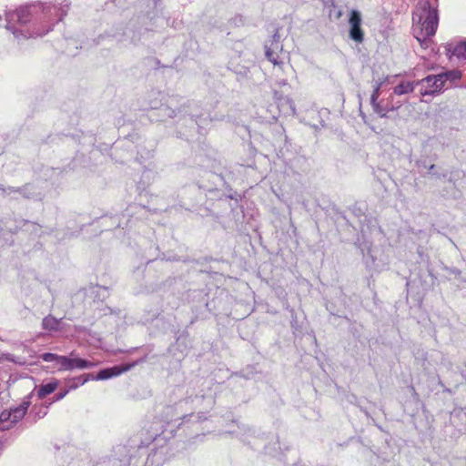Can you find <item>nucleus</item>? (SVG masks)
Segmentation results:
<instances>
[{"label": "nucleus", "mask_w": 466, "mask_h": 466, "mask_svg": "<svg viewBox=\"0 0 466 466\" xmlns=\"http://www.w3.org/2000/svg\"><path fill=\"white\" fill-rule=\"evenodd\" d=\"M413 35L424 49L433 50V36L437 30V8L428 1H420L413 12Z\"/></svg>", "instance_id": "f257e3e1"}, {"label": "nucleus", "mask_w": 466, "mask_h": 466, "mask_svg": "<svg viewBox=\"0 0 466 466\" xmlns=\"http://www.w3.org/2000/svg\"><path fill=\"white\" fill-rule=\"evenodd\" d=\"M456 177H460V173L459 172H456Z\"/></svg>", "instance_id": "7c9ffc66"}, {"label": "nucleus", "mask_w": 466, "mask_h": 466, "mask_svg": "<svg viewBox=\"0 0 466 466\" xmlns=\"http://www.w3.org/2000/svg\"><path fill=\"white\" fill-rule=\"evenodd\" d=\"M61 356L62 355H57V354H55V353L46 352V353L42 354L41 358L46 362L56 361V364L59 365V359L61 358Z\"/></svg>", "instance_id": "aec40b11"}, {"label": "nucleus", "mask_w": 466, "mask_h": 466, "mask_svg": "<svg viewBox=\"0 0 466 466\" xmlns=\"http://www.w3.org/2000/svg\"><path fill=\"white\" fill-rule=\"evenodd\" d=\"M30 19L31 14L29 8L26 6L19 7L14 12H9L5 14V28L11 31L14 34L15 37L18 39L21 36L25 38L43 36L46 35L49 31H51L53 28V25H48L44 29L41 30L34 27V29L30 32H24L21 28L16 27L15 25L23 26L27 22H29Z\"/></svg>", "instance_id": "7ed1b4c3"}, {"label": "nucleus", "mask_w": 466, "mask_h": 466, "mask_svg": "<svg viewBox=\"0 0 466 466\" xmlns=\"http://www.w3.org/2000/svg\"><path fill=\"white\" fill-rule=\"evenodd\" d=\"M265 55L268 60L270 61L275 66L281 68L284 65L287 56L283 51V45L280 42V36L278 33L272 35L269 44H266Z\"/></svg>", "instance_id": "39448f33"}, {"label": "nucleus", "mask_w": 466, "mask_h": 466, "mask_svg": "<svg viewBox=\"0 0 466 466\" xmlns=\"http://www.w3.org/2000/svg\"><path fill=\"white\" fill-rule=\"evenodd\" d=\"M143 445H144L143 441H141V443L139 445H137V448H138L139 451H141L144 449Z\"/></svg>", "instance_id": "393cba45"}, {"label": "nucleus", "mask_w": 466, "mask_h": 466, "mask_svg": "<svg viewBox=\"0 0 466 466\" xmlns=\"http://www.w3.org/2000/svg\"><path fill=\"white\" fill-rule=\"evenodd\" d=\"M358 242H359V247L362 252V255L363 257L366 258H370L371 259V262L374 263L375 262V258L372 255V249H371V243L369 242V241H364V242H360V239L359 238L358 239Z\"/></svg>", "instance_id": "a211bd4d"}, {"label": "nucleus", "mask_w": 466, "mask_h": 466, "mask_svg": "<svg viewBox=\"0 0 466 466\" xmlns=\"http://www.w3.org/2000/svg\"><path fill=\"white\" fill-rule=\"evenodd\" d=\"M69 393V390L66 388L63 391L57 393L56 396H55V400L54 401H58V400H61L62 399H64L67 394Z\"/></svg>", "instance_id": "4be33fe9"}, {"label": "nucleus", "mask_w": 466, "mask_h": 466, "mask_svg": "<svg viewBox=\"0 0 466 466\" xmlns=\"http://www.w3.org/2000/svg\"><path fill=\"white\" fill-rule=\"evenodd\" d=\"M48 406L40 404H35L27 414L26 420H30L33 422L43 419L48 412Z\"/></svg>", "instance_id": "ddd939ff"}, {"label": "nucleus", "mask_w": 466, "mask_h": 466, "mask_svg": "<svg viewBox=\"0 0 466 466\" xmlns=\"http://www.w3.org/2000/svg\"><path fill=\"white\" fill-rule=\"evenodd\" d=\"M380 87H381V83H376L373 92L370 96V104H375V102H378Z\"/></svg>", "instance_id": "412c9836"}, {"label": "nucleus", "mask_w": 466, "mask_h": 466, "mask_svg": "<svg viewBox=\"0 0 466 466\" xmlns=\"http://www.w3.org/2000/svg\"><path fill=\"white\" fill-rule=\"evenodd\" d=\"M90 379V375L71 378L66 380V387L70 392L71 390H76L79 386L84 385Z\"/></svg>", "instance_id": "2eb2a0df"}, {"label": "nucleus", "mask_w": 466, "mask_h": 466, "mask_svg": "<svg viewBox=\"0 0 466 466\" xmlns=\"http://www.w3.org/2000/svg\"><path fill=\"white\" fill-rule=\"evenodd\" d=\"M95 363L81 358H78L75 351H72L68 356H61L59 359L58 370H86L95 367Z\"/></svg>", "instance_id": "423d86ee"}, {"label": "nucleus", "mask_w": 466, "mask_h": 466, "mask_svg": "<svg viewBox=\"0 0 466 466\" xmlns=\"http://www.w3.org/2000/svg\"><path fill=\"white\" fill-rule=\"evenodd\" d=\"M289 445L287 443V439H271L264 446L265 454L276 458L279 461L287 463L285 451H288Z\"/></svg>", "instance_id": "0eeeda50"}, {"label": "nucleus", "mask_w": 466, "mask_h": 466, "mask_svg": "<svg viewBox=\"0 0 466 466\" xmlns=\"http://www.w3.org/2000/svg\"><path fill=\"white\" fill-rule=\"evenodd\" d=\"M461 78V72L458 69L439 73V93L442 90L457 86V82Z\"/></svg>", "instance_id": "1a4fd4ad"}, {"label": "nucleus", "mask_w": 466, "mask_h": 466, "mask_svg": "<svg viewBox=\"0 0 466 466\" xmlns=\"http://www.w3.org/2000/svg\"><path fill=\"white\" fill-rule=\"evenodd\" d=\"M415 88V81H402L393 89V94L397 96L411 93Z\"/></svg>", "instance_id": "dca6fc26"}, {"label": "nucleus", "mask_w": 466, "mask_h": 466, "mask_svg": "<svg viewBox=\"0 0 466 466\" xmlns=\"http://www.w3.org/2000/svg\"><path fill=\"white\" fill-rule=\"evenodd\" d=\"M291 110L293 113H295V108L291 106Z\"/></svg>", "instance_id": "c756f323"}, {"label": "nucleus", "mask_w": 466, "mask_h": 466, "mask_svg": "<svg viewBox=\"0 0 466 466\" xmlns=\"http://www.w3.org/2000/svg\"><path fill=\"white\" fill-rule=\"evenodd\" d=\"M58 386V380L53 379L50 382L46 384H42L37 389V396L39 399H44L47 395L54 392Z\"/></svg>", "instance_id": "4468645a"}, {"label": "nucleus", "mask_w": 466, "mask_h": 466, "mask_svg": "<svg viewBox=\"0 0 466 466\" xmlns=\"http://www.w3.org/2000/svg\"><path fill=\"white\" fill-rule=\"evenodd\" d=\"M147 446L150 447L145 466H162L171 456H174L178 450L187 447L186 439H149Z\"/></svg>", "instance_id": "f03ea898"}, {"label": "nucleus", "mask_w": 466, "mask_h": 466, "mask_svg": "<svg viewBox=\"0 0 466 466\" xmlns=\"http://www.w3.org/2000/svg\"><path fill=\"white\" fill-rule=\"evenodd\" d=\"M6 440L7 439H5V441L0 439V454L2 453L4 449L6 447V442H5Z\"/></svg>", "instance_id": "b1692460"}, {"label": "nucleus", "mask_w": 466, "mask_h": 466, "mask_svg": "<svg viewBox=\"0 0 466 466\" xmlns=\"http://www.w3.org/2000/svg\"><path fill=\"white\" fill-rule=\"evenodd\" d=\"M43 329L47 330H57L60 326V320L52 316H47L43 319Z\"/></svg>", "instance_id": "f3484780"}, {"label": "nucleus", "mask_w": 466, "mask_h": 466, "mask_svg": "<svg viewBox=\"0 0 466 466\" xmlns=\"http://www.w3.org/2000/svg\"><path fill=\"white\" fill-rule=\"evenodd\" d=\"M433 168H434V165L432 164L430 166V169H433Z\"/></svg>", "instance_id": "bb28decb"}, {"label": "nucleus", "mask_w": 466, "mask_h": 466, "mask_svg": "<svg viewBox=\"0 0 466 466\" xmlns=\"http://www.w3.org/2000/svg\"><path fill=\"white\" fill-rule=\"evenodd\" d=\"M420 86L421 101L431 102L437 93V76L431 75L424 79L415 82V86Z\"/></svg>", "instance_id": "6e6552de"}, {"label": "nucleus", "mask_w": 466, "mask_h": 466, "mask_svg": "<svg viewBox=\"0 0 466 466\" xmlns=\"http://www.w3.org/2000/svg\"><path fill=\"white\" fill-rule=\"evenodd\" d=\"M135 365H136V363H132L130 365L115 366L112 368L104 369V370H100L95 377L90 375V378L92 380H108L113 377H116V376L122 374L123 372L129 370Z\"/></svg>", "instance_id": "9b49d317"}, {"label": "nucleus", "mask_w": 466, "mask_h": 466, "mask_svg": "<svg viewBox=\"0 0 466 466\" xmlns=\"http://www.w3.org/2000/svg\"><path fill=\"white\" fill-rule=\"evenodd\" d=\"M32 393L25 396L22 402L9 410H5L0 414V431L11 429L15 423L20 421L26 414L31 405Z\"/></svg>", "instance_id": "20e7f679"}, {"label": "nucleus", "mask_w": 466, "mask_h": 466, "mask_svg": "<svg viewBox=\"0 0 466 466\" xmlns=\"http://www.w3.org/2000/svg\"><path fill=\"white\" fill-rule=\"evenodd\" d=\"M131 460H132V455H130V456H129V459H128V461H129V464L131 463V462H130V461H131Z\"/></svg>", "instance_id": "cd10ccee"}, {"label": "nucleus", "mask_w": 466, "mask_h": 466, "mask_svg": "<svg viewBox=\"0 0 466 466\" xmlns=\"http://www.w3.org/2000/svg\"><path fill=\"white\" fill-rule=\"evenodd\" d=\"M280 84H281V85H286V84H287V82H286V81H282Z\"/></svg>", "instance_id": "c85d7f7f"}, {"label": "nucleus", "mask_w": 466, "mask_h": 466, "mask_svg": "<svg viewBox=\"0 0 466 466\" xmlns=\"http://www.w3.org/2000/svg\"><path fill=\"white\" fill-rule=\"evenodd\" d=\"M349 23L350 25V37L355 42L361 43L364 38L363 31L360 27L361 25V15L359 11L351 10L350 16L349 19Z\"/></svg>", "instance_id": "9d476101"}, {"label": "nucleus", "mask_w": 466, "mask_h": 466, "mask_svg": "<svg viewBox=\"0 0 466 466\" xmlns=\"http://www.w3.org/2000/svg\"><path fill=\"white\" fill-rule=\"evenodd\" d=\"M198 420H205L206 419V417H204V416H202L200 414L198 415Z\"/></svg>", "instance_id": "a878e982"}, {"label": "nucleus", "mask_w": 466, "mask_h": 466, "mask_svg": "<svg viewBox=\"0 0 466 466\" xmlns=\"http://www.w3.org/2000/svg\"><path fill=\"white\" fill-rule=\"evenodd\" d=\"M2 21H3V17H2V15H0V22H2Z\"/></svg>", "instance_id": "2f4dec72"}, {"label": "nucleus", "mask_w": 466, "mask_h": 466, "mask_svg": "<svg viewBox=\"0 0 466 466\" xmlns=\"http://www.w3.org/2000/svg\"><path fill=\"white\" fill-rule=\"evenodd\" d=\"M371 106H372L374 112H376L381 117L386 116L387 112H389L390 110H395L400 107V105H398L396 106H387V107H382V106H380L379 102H375V104H371Z\"/></svg>", "instance_id": "6ab92c4d"}, {"label": "nucleus", "mask_w": 466, "mask_h": 466, "mask_svg": "<svg viewBox=\"0 0 466 466\" xmlns=\"http://www.w3.org/2000/svg\"><path fill=\"white\" fill-rule=\"evenodd\" d=\"M6 360L13 362H16L11 354H0V361Z\"/></svg>", "instance_id": "5701e85b"}, {"label": "nucleus", "mask_w": 466, "mask_h": 466, "mask_svg": "<svg viewBox=\"0 0 466 466\" xmlns=\"http://www.w3.org/2000/svg\"><path fill=\"white\" fill-rule=\"evenodd\" d=\"M445 48L450 59L455 56L460 62H466V42L450 43L446 45Z\"/></svg>", "instance_id": "f8f14e48"}]
</instances>
